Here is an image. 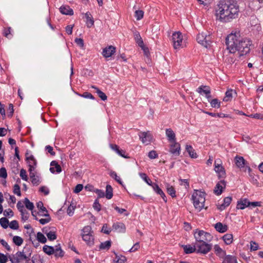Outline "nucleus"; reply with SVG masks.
Returning <instances> with one entry per match:
<instances>
[{"mask_svg": "<svg viewBox=\"0 0 263 263\" xmlns=\"http://www.w3.org/2000/svg\"><path fill=\"white\" fill-rule=\"evenodd\" d=\"M239 6L235 0H222L219 2L215 8L216 20L223 23H228L239 16Z\"/></svg>", "mask_w": 263, "mask_h": 263, "instance_id": "f257e3e1", "label": "nucleus"}, {"mask_svg": "<svg viewBox=\"0 0 263 263\" xmlns=\"http://www.w3.org/2000/svg\"><path fill=\"white\" fill-rule=\"evenodd\" d=\"M226 40L227 49L231 53H234L237 51L240 57L247 54L250 50V40L241 37L238 33L229 34Z\"/></svg>", "mask_w": 263, "mask_h": 263, "instance_id": "f03ea898", "label": "nucleus"}, {"mask_svg": "<svg viewBox=\"0 0 263 263\" xmlns=\"http://www.w3.org/2000/svg\"><path fill=\"white\" fill-rule=\"evenodd\" d=\"M192 200L195 208L200 211L204 205L205 193L200 191H195L192 195Z\"/></svg>", "mask_w": 263, "mask_h": 263, "instance_id": "7ed1b4c3", "label": "nucleus"}, {"mask_svg": "<svg viewBox=\"0 0 263 263\" xmlns=\"http://www.w3.org/2000/svg\"><path fill=\"white\" fill-rule=\"evenodd\" d=\"M83 240L87 245L91 246L94 244V232L89 226H85L82 230L81 233Z\"/></svg>", "mask_w": 263, "mask_h": 263, "instance_id": "20e7f679", "label": "nucleus"}, {"mask_svg": "<svg viewBox=\"0 0 263 263\" xmlns=\"http://www.w3.org/2000/svg\"><path fill=\"white\" fill-rule=\"evenodd\" d=\"M194 236L195 239V243L210 242L213 239V236L209 233L198 229L195 230Z\"/></svg>", "mask_w": 263, "mask_h": 263, "instance_id": "39448f33", "label": "nucleus"}, {"mask_svg": "<svg viewBox=\"0 0 263 263\" xmlns=\"http://www.w3.org/2000/svg\"><path fill=\"white\" fill-rule=\"evenodd\" d=\"M211 35L206 32H201L197 36V42L204 47L207 48L212 43Z\"/></svg>", "mask_w": 263, "mask_h": 263, "instance_id": "423d86ee", "label": "nucleus"}, {"mask_svg": "<svg viewBox=\"0 0 263 263\" xmlns=\"http://www.w3.org/2000/svg\"><path fill=\"white\" fill-rule=\"evenodd\" d=\"M172 40L174 49H178L182 47L183 36L180 32L178 31L173 33Z\"/></svg>", "mask_w": 263, "mask_h": 263, "instance_id": "0eeeda50", "label": "nucleus"}, {"mask_svg": "<svg viewBox=\"0 0 263 263\" xmlns=\"http://www.w3.org/2000/svg\"><path fill=\"white\" fill-rule=\"evenodd\" d=\"M209 242H210L195 243L197 253L206 254L209 252L212 247V245Z\"/></svg>", "mask_w": 263, "mask_h": 263, "instance_id": "6e6552de", "label": "nucleus"}, {"mask_svg": "<svg viewBox=\"0 0 263 263\" xmlns=\"http://www.w3.org/2000/svg\"><path fill=\"white\" fill-rule=\"evenodd\" d=\"M215 171L218 174L219 179H223L226 177V171L222 165L220 159H217L215 161Z\"/></svg>", "mask_w": 263, "mask_h": 263, "instance_id": "1a4fd4ad", "label": "nucleus"}, {"mask_svg": "<svg viewBox=\"0 0 263 263\" xmlns=\"http://www.w3.org/2000/svg\"><path fill=\"white\" fill-rule=\"evenodd\" d=\"M138 135L141 142L146 145L149 144L153 139V135L149 131L141 132Z\"/></svg>", "mask_w": 263, "mask_h": 263, "instance_id": "9d476101", "label": "nucleus"}, {"mask_svg": "<svg viewBox=\"0 0 263 263\" xmlns=\"http://www.w3.org/2000/svg\"><path fill=\"white\" fill-rule=\"evenodd\" d=\"M26 161L29 167V172L34 171L37 165V161L34 157L31 154L26 153Z\"/></svg>", "mask_w": 263, "mask_h": 263, "instance_id": "9b49d317", "label": "nucleus"}, {"mask_svg": "<svg viewBox=\"0 0 263 263\" xmlns=\"http://www.w3.org/2000/svg\"><path fill=\"white\" fill-rule=\"evenodd\" d=\"M226 182L222 179L219 181L216 185L215 187V189L214 190V193L216 195H220L222 193L223 189L226 187Z\"/></svg>", "mask_w": 263, "mask_h": 263, "instance_id": "f8f14e48", "label": "nucleus"}, {"mask_svg": "<svg viewBox=\"0 0 263 263\" xmlns=\"http://www.w3.org/2000/svg\"><path fill=\"white\" fill-rule=\"evenodd\" d=\"M116 52V48L113 46H109L103 49L102 55L105 58H109Z\"/></svg>", "mask_w": 263, "mask_h": 263, "instance_id": "ddd939ff", "label": "nucleus"}, {"mask_svg": "<svg viewBox=\"0 0 263 263\" xmlns=\"http://www.w3.org/2000/svg\"><path fill=\"white\" fill-rule=\"evenodd\" d=\"M172 143H173L171 145L170 152L176 156H179L180 155V144L176 142V141Z\"/></svg>", "mask_w": 263, "mask_h": 263, "instance_id": "4468645a", "label": "nucleus"}, {"mask_svg": "<svg viewBox=\"0 0 263 263\" xmlns=\"http://www.w3.org/2000/svg\"><path fill=\"white\" fill-rule=\"evenodd\" d=\"M235 164L236 166L239 168H243L246 165L247 162L241 156H236L235 157Z\"/></svg>", "mask_w": 263, "mask_h": 263, "instance_id": "2eb2a0df", "label": "nucleus"}, {"mask_svg": "<svg viewBox=\"0 0 263 263\" xmlns=\"http://www.w3.org/2000/svg\"><path fill=\"white\" fill-rule=\"evenodd\" d=\"M29 175L32 183L34 185H38L40 183L41 181L40 177L35 175L34 171L29 172Z\"/></svg>", "mask_w": 263, "mask_h": 263, "instance_id": "dca6fc26", "label": "nucleus"}, {"mask_svg": "<svg viewBox=\"0 0 263 263\" xmlns=\"http://www.w3.org/2000/svg\"><path fill=\"white\" fill-rule=\"evenodd\" d=\"M50 171L52 173L55 172L59 173L61 172L62 170L60 165L55 161H52L50 163Z\"/></svg>", "mask_w": 263, "mask_h": 263, "instance_id": "f3484780", "label": "nucleus"}, {"mask_svg": "<svg viewBox=\"0 0 263 263\" xmlns=\"http://www.w3.org/2000/svg\"><path fill=\"white\" fill-rule=\"evenodd\" d=\"M166 136L170 142H176L175 134L171 128H167L165 130Z\"/></svg>", "mask_w": 263, "mask_h": 263, "instance_id": "a211bd4d", "label": "nucleus"}, {"mask_svg": "<svg viewBox=\"0 0 263 263\" xmlns=\"http://www.w3.org/2000/svg\"><path fill=\"white\" fill-rule=\"evenodd\" d=\"M232 199V197L230 196L224 198L223 203L218 205V209L220 211L224 210L226 207L228 206L230 204Z\"/></svg>", "mask_w": 263, "mask_h": 263, "instance_id": "6ab92c4d", "label": "nucleus"}, {"mask_svg": "<svg viewBox=\"0 0 263 263\" xmlns=\"http://www.w3.org/2000/svg\"><path fill=\"white\" fill-rule=\"evenodd\" d=\"M85 17L86 19V23L88 28H91L94 25L93 18L89 12L85 13Z\"/></svg>", "mask_w": 263, "mask_h": 263, "instance_id": "aec40b11", "label": "nucleus"}, {"mask_svg": "<svg viewBox=\"0 0 263 263\" xmlns=\"http://www.w3.org/2000/svg\"><path fill=\"white\" fill-rule=\"evenodd\" d=\"M214 228L219 233H224L228 230V226L221 222H217L214 225Z\"/></svg>", "mask_w": 263, "mask_h": 263, "instance_id": "412c9836", "label": "nucleus"}, {"mask_svg": "<svg viewBox=\"0 0 263 263\" xmlns=\"http://www.w3.org/2000/svg\"><path fill=\"white\" fill-rule=\"evenodd\" d=\"M250 201L247 199H244L238 201L237 209L243 210L246 207L249 206Z\"/></svg>", "mask_w": 263, "mask_h": 263, "instance_id": "4be33fe9", "label": "nucleus"}, {"mask_svg": "<svg viewBox=\"0 0 263 263\" xmlns=\"http://www.w3.org/2000/svg\"><path fill=\"white\" fill-rule=\"evenodd\" d=\"M197 91L200 94L203 93L205 95H209L211 93V89L209 86L201 85L198 88Z\"/></svg>", "mask_w": 263, "mask_h": 263, "instance_id": "5701e85b", "label": "nucleus"}, {"mask_svg": "<svg viewBox=\"0 0 263 263\" xmlns=\"http://www.w3.org/2000/svg\"><path fill=\"white\" fill-rule=\"evenodd\" d=\"M182 248L183 249L184 252L186 254H191L195 251L197 252L196 247H195V243L194 246H192L190 245H183Z\"/></svg>", "mask_w": 263, "mask_h": 263, "instance_id": "b1692460", "label": "nucleus"}, {"mask_svg": "<svg viewBox=\"0 0 263 263\" xmlns=\"http://www.w3.org/2000/svg\"><path fill=\"white\" fill-rule=\"evenodd\" d=\"M222 263H238L236 256L233 255H226L223 258Z\"/></svg>", "mask_w": 263, "mask_h": 263, "instance_id": "393cba45", "label": "nucleus"}, {"mask_svg": "<svg viewBox=\"0 0 263 263\" xmlns=\"http://www.w3.org/2000/svg\"><path fill=\"white\" fill-rule=\"evenodd\" d=\"M113 228L119 232H124L125 231V226L124 223L121 222H117L113 224Z\"/></svg>", "mask_w": 263, "mask_h": 263, "instance_id": "a878e982", "label": "nucleus"}, {"mask_svg": "<svg viewBox=\"0 0 263 263\" xmlns=\"http://www.w3.org/2000/svg\"><path fill=\"white\" fill-rule=\"evenodd\" d=\"M215 253L220 257L226 256V252L224 251L218 245H215L214 247Z\"/></svg>", "mask_w": 263, "mask_h": 263, "instance_id": "bb28decb", "label": "nucleus"}, {"mask_svg": "<svg viewBox=\"0 0 263 263\" xmlns=\"http://www.w3.org/2000/svg\"><path fill=\"white\" fill-rule=\"evenodd\" d=\"M92 88L96 90V92L98 94V96L103 101H105L107 100L106 95L101 90H100L98 87L95 86H92Z\"/></svg>", "mask_w": 263, "mask_h": 263, "instance_id": "cd10ccee", "label": "nucleus"}, {"mask_svg": "<svg viewBox=\"0 0 263 263\" xmlns=\"http://www.w3.org/2000/svg\"><path fill=\"white\" fill-rule=\"evenodd\" d=\"M223 240L227 245H230L232 243L233 236L232 234H226L222 237Z\"/></svg>", "mask_w": 263, "mask_h": 263, "instance_id": "c85d7f7f", "label": "nucleus"}, {"mask_svg": "<svg viewBox=\"0 0 263 263\" xmlns=\"http://www.w3.org/2000/svg\"><path fill=\"white\" fill-rule=\"evenodd\" d=\"M186 151L188 152L190 157L192 158H196L197 157V154L195 152L194 149L191 145H186L185 147Z\"/></svg>", "mask_w": 263, "mask_h": 263, "instance_id": "c756f323", "label": "nucleus"}, {"mask_svg": "<svg viewBox=\"0 0 263 263\" xmlns=\"http://www.w3.org/2000/svg\"><path fill=\"white\" fill-rule=\"evenodd\" d=\"M112 188L111 185L108 184L106 186V193L105 196L108 199H110L112 197Z\"/></svg>", "mask_w": 263, "mask_h": 263, "instance_id": "7c9ffc66", "label": "nucleus"}, {"mask_svg": "<svg viewBox=\"0 0 263 263\" xmlns=\"http://www.w3.org/2000/svg\"><path fill=\"white\" fill-rule=\"evenodd\" d=\"M37 208L41 210V212L43 213L42 215L45 216H48V214H47V211L46 209L44 206L43 203L41 201H39L36 204Z\"/></svg>", "mask_w": 263, "mask_h": 263, "instance_id": "2f4dec72", "label": "nucleus"}, {"mask_svg": "<svg viewBox=\"0 0 263 263\" xmlns=\"http://www.w3.org/2000/svg\"><path fill=\"white\" fill-rule=\"evenodd\" d=\"M233 92L236 93V92L234 91L233 90H232V89H229V90H227L225 94L226 96L223 99V101L227 102V101L231 100V99L233 98Z\"/></svg>", "mask_w": 263, "mask_h": 263, "instance_id": "473e14b6", "label": "nucleus"}, {"mask_svg": "<svg viewBox=\"0 0 263 263\" xmlns=\"http://www.w3.org/2000/svg\"><path fill=\"white\" fill-rule=\"evenodd\" d=\"M43 250L46 254L50 255L54 252V249L53 247L45 245L43 248Z\"/></svg>", "mask_w": 263, "mask_h": 263, "instance_id": "72a5a7b5", "label": "nucleus"}, {"mask_svg": "<svg viewBox=\"0 0 263 263\" xmlns=\"http://www.w3.org/2000/svg\"><path fill=\"white\" fill-rule=\"evenodd\" d=\"M13 242L17 246H21L24 241L23 239L18 236H14L12 239Z\"/></svg>", "mask_w": 263, "mask_h": 263, "instance_id": "f704fd0d", "label": "nucleus"}, {"mask_svg": "<svg viewBox=\"0 0 263 263\" xmlns=\"http://www.w3.org/2000/svg\"><path fill=\"white\" fill-rule=\"evenodd\" d=\"M36 239L42 243H45L47 241L46 237L41 232H37L36 235Z\"/></svg>", "mask_w": 263, "mask_h": 263, "instance_id": "c9c22d12", "label": "nucleus"}, {"mask_svg": "<svg viewBox=\"0 0 263 263\" xmlns=\"http://www.w3.org/2000/svg\"><path fill=\"white\" fill-rule=\"evenodd\" d=\"M139 175L141 179H142L148 185H151L153 183L151 180L147 176L145 173H139Z\"/></svg>", "mask_w": 263, "mask_h": 263, "instance_id": "e433bc0d", "label": "nucleus"}, {"mask_svg": "<svg viewBox=\"0 0 263 263\" xmlns=\"http://www.w3.org/2000/svg\"><path fill=\"white\" fill-rule=\"evenodd\" d=\"M111 246V241L109 240L102 242L99 247L100 250H108Z\"/></svg>", "mask_w": 263, "mask_h": 263, "instance_id": "4c0bfd02", "label": "nucleus"}, {"mask_svg": "<svg viewBox=\"0 0 263 263\" xmlns=\"http://www.w3.org/2000/svg\"><path fill=\"white\" fill-rule=\"evenodd\" d=\"M205 114L212 116V117H219V118H225V117H229V115H227V114H223V113H217V114H216V113H213V112H208V111H205L204 112Z\"/></svg>", "mask_w": 263, "mask_h": 263, "instance_id": "58836bf2", "label": "nucleus"}, {"mask_svg": "<svg viewBox=\"0 0 263 263\" xmlns=\"http://www.w3.org/2000/svg\"><path fill=\"white\" fill-rule=\"evenodd\" d=\"M45 233L46 234V235L48 238V239L50 240H53L56 239V235H55V232L53 230L52 231H50L49 232H47V231H46Z\"/></svg>", "mask_w": 263, "mask_h": 263, "instance_id": "ea45409f", "label": "nucleus"}, {"mask_svg": "<svg viewBox=\"0 0 263 263\" xmlns=\"http://www.w3.org/2000/svg\"><path fill=\"white\" fill-rule=\"evenodd\" d=\"M167 192L172 197H176V191L173 186L169 184L166 186Z\"/></svg>", "mask_w": 263, "mask_h": 263, "instance_id": "a19ab883", "label": "nucleus"}, {"mask_svg": "<svg viewBox=\"0 0 263 263\" xmlns=\"http://www.w3.org/2000/svg\"><path fill=\"white\" fill-rule=\"evenodd\" d=\"M210 103L213 108H218L220 107V102L217 99H212Z\"/></svg>", "mask_w": 263, "mask_h": 263, "instance_id": "79ce46f5", "label": "nucleus"}, {"mask_svg": "<svg viewBox=\"0 0 263 263\" xmlns=\"http://www.w3.org/2000/svg\"><path fill=\"white\" fill-rule=\"evenodd\" d=\"M126 260V258L124 256L120 255H116L114 261L115 263H124Z\"/></svg>", "mask_w": 263, "mask_h": 263, "instance_id": "37998d69", "label": "nucleus"}, {"mask_svg": "<svg viewBox=\"0 0 263 263\" xmlns=\"http://www.w3.org/2000/svg\"><path fill=\"white\" fill-rule=\"evenodd\" d=\"M9 220L5 217L0 219V224L4 228L6 229L9 226Z\"/></svg>", "mask_w": 263, "mask_h": 263, "instance_id": "c03bdc74", "label": "nucleus"}, {"mask_svg": "<svg viewBox=\"0 0 263 263\" xmlns=\"http://www.w3.org/2000/svg\"><path fill=\"white\" fill-rule=\"evenodd\" d=\"M53 253L56 257H59L63 256L64 252L60 247L57 246L56 248L54 249V252Z\"/></svg>", "mask_w": 263, "mask_h": 263, "instance_id": "a18cd8bd", "label": "nucleus"}, {"mask_svg": "<svg viewBox=\"0 0 263 263\" xmlns=\"http://www.w3.org/2000/svg\"><path fill=\"white\" fill-rule=\"evenodd\" d=\"M24 203L27 209L32 211L34 208L33 203L30 202L29 199L26 198L24 200Z\"/></svg>", "mask_w": 263, "mask_h": 263, "instance_id": "49530a36", "label": "nucleus"}, {"mask_svg": "<svg viewBox=\"0 0 263 263\" xmlns=\"http://www.w3.org/2000/svg\"><path fill=\"white\" fill-rule=\"evenodd\" d=\"M75 209L76 205H74L73 204H70L68 208H67V214L70 216H72L74 214Z\"/></svg>", "mask_w": 263, "mask_h": 263, "instance_id": "de8ad7c7", "label": "nucleus"}, {"mask_svg": "<svg viewBox=\"0 0 263 263\" xmlns=\"http://www.w3.org/2000/svg\"><path fill=\"white\" fill-rule=\"evenodd\" d=\"M110 176L113 178L117 182H118L119 184H122V181L120 178V177L118 176L117 173L115 172H111L110 173Z\"/></svg>", "mask_w": 263, "mask_h": 263, "instance_id": "09e8293b", "label": "nucleus"}, {"mask_svg": "<svg viewBox=\"0 0 263 263\" xmlns=\"http://www.w3.org/2000/svg\"><path fill=\"white\" fill-rule=\"evenodd\" d=\"M135 40L138 45L142 48L144 49V43L142 38L139 34H137L135 37Z\"/></svg>", "mask_w": 263, "mask_h": 263, "instance_id": "8fccbe9b", "label": "nucleus"}, {"mask_svg": "<svg viewBox=\"0 0 263 263\" xmlns=\"http://www.w3.org/2000/svg\"><path fill=\"white\" fill-rule=\"evenodd\" d=\"M143 15L144 12L141 10H136L135 12V16L137 20H141L143 17Z\"/></svg>", "mask_w": 263, "mask_h": 263, "instance_id": "3c124183", "label": "nucleus"}, {"mask_svg": "<svg viewBox=\"0 0 263 263\" xmlns=\"http://www.w3.org/2000/svg\"><path fill=\"white\" fill-rule=\"evenodd\" d=\"M259 249V246L257 243L255 241H251L250 242V250L255 251Z\"/></svg>", "mask_w": 263, "mask_h": 263, "instance_id": "603ef678", "label": "nucleus"}, {"mask_svg": "<svg viewBox=\"0 0 263 263\" xmlns=\"http://www.w3.org/2000/svg\"><path fill=\"white\" fill-rule=\"evenodd\" d=\"M9 227L13 230H17L19 228L18 222L13 220L9 224Z\"/></svg>", "mask_w": 263, "mask_h": 263, "instance_id": "864d4df0", "label": "nucleus"}, {"mask_svg": "<svg viewBox=\"0 0 263 263\" xmlns=\"http://www.w3.org/2000/svg\"><path fill=\"white\" fill-rule=\"evenodd\" d=\"M20 176L23 180L25 181L28 180V178L27 175V172L23 168L21 170Z\"/></svg>", "mask_w": 263, "mask_h": 263, "instance_id": "5fc2aeb1", "label": "nucleus"}, {"mask_svg": "<svg viewBox=\"0 0 263 263\" xmlns=\"http://www.w3.org/2000/svg\"><path fill=\"white\" fill-rule=\"evenodd\" d=\"M150 186H152L153 190L158 194L162 191V190L159 187L157 183H153Z\"/></svg>", "mask_w": 263, "mask_h": 263, "instance_id": "6e6d98bb", "label": "nucleus"}, {"mask_svg": "<svg viewBox=\"0 0 263 263\" xmlns=\"http://www.w3.org/2000/svg\"><path fill=\"white\" fill-rule=\"evenodd\" d=\"M16 255L20 260H26L28 258V257L23 252H18L16 253Z\"/></svg>", "mask_w": 263, "mask_h": 263, "instance_id": "4d7b16f0", "label": "nucleus"}, {"mask_svg": "<svg viewBox=\"0 0 263 263\" xmlns=\"http://www.w3.org/2000/svg\"><path fill=\"white\" fill-rule=\"evenodd\" d=\"M13 193L18 196L21 195L20 187L18 184H15L13 187Z\"/></svg>", "mask_w": 263, "mask_h": 263, "instance_id": "13d9d810", "label": "nucleus"}, {"mask_svg": "<svg viewBox=\"0 0 263 263\" xmlns=\"http://www.w3.org/2000/svg\"><path fill=\"white\" fill-rule=\"evenodd\" d=\"M148 157L150 159H153L157 158L158 157V156L155 151H151L148 153Z\"/></svg>", "mask_w": 263, "mask_h": 263, "instance_id": "bf43d9fd", "label": "nucleus"}, {"mask_svg": "<svg viewBox=\"0 0 263 263\" xmlns=\"http://www.w3.org/2000/svg\"><path fill=\"white\" fill-rule=\"evenodd\" d=\"M83 189V185L82 184H77L73 189V192L76 194L80 193Z\"/></svg>", "mask_w": 263, "mask_h": 263, "instance_id": "052dcab7", "label": "nucleus"}, {"mask_svg": "<svg viewBox=\"0 0 263 263\" xmlns=\"http://www.w3.org/2000/svg\"><path fill=\"white\" fill-rule=\"evenodd\" d=\"M7 177V173L5 167H2L0 168V177L3 178H6Z\"/></svg>", "mask_w": 263, "mask_h": 263, "instance_id": "680f3d73", "label": "nucleus"}, {"mask_svg": "<svg viewBox=\"0 0 263 263\" xmlns=\"http://www.w3.org/2000/svg\"><path fill=\"white\" fill-rule=\"evenodd\" d=\"M93 208L95 210H96L98 212H99L101 210V205L99 203L98 199H96L95 201V202L93 204Z\"/></svg>", "mask_w": 263, "mask_h": 263, "instance_id": "e2e57ef3", "label": "nucleus"}, {"mask_svg": "<svg viewBox=\"0 0 263 263\" xmlns=\"http://www.w3.org/2000/svg\"><path fill=\"white\" fill-rule=\"evenodd\" d=\"M140 248V245L139 242H136L134 245L130 249L129 252H134L137 251Z\"/></svg>", "mask_w": 263, "mask_h": 263, "instance_id": "0e129e2a", "label": "nucleus"}, {"mask_svg": "<svg viewBox=\"0 0 263 263\" xmlns=\"http://www.w3.org/2000/svg\"><path fill=\"white\" fill-rule=\"evenodd\" d=\"M21 213L22 219L23 220H27L29 217V213L27 212V211L25 210Z\"/></svg>", "mask_w": 263, "mask_h": 263, "instance_id": "69168bd1", "label": "nucleus"}, {"mask_svg": "<svg viewBox=\"0 0 263 263\" xmlns=\"http://www.w3.org/2000/svg\"><path fill=\"white\" fill-rule=\"evenodd\" d=\"M3 214L5 216L12 217L13 216V213L10 209L5 210Z\"/></svg>", "mask_w": 263, "mask_h": 263, "instance_id": "338daca9", "label": "nucleus"}, {"mask_svg": "<svg viewBox=\"0 0 263 263\" xmlns=\"http://www.w3.org/2000/svg\"><path fill=\"white\" fill-rule=\"evenodd\" d=\"M95 192L97 194L98 198H103L105 196V193L102 190L96 189Z\"/></svg>", "mask_w": 263, "mask_h": 263, "instance_id": "774afa93", "label": "nucleus"}]
</instances>
